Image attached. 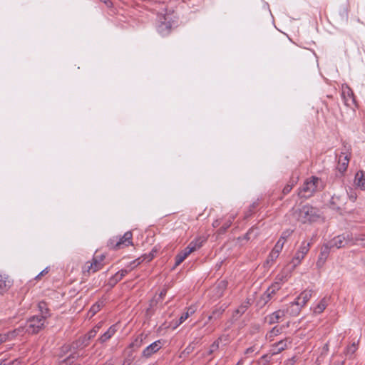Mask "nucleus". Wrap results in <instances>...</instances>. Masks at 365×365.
<instances>
[{
    "label": "nucleus",
    "mask_w": 365,
    "mask_h": 365,
    "mask_svg": "<svg viewBox=\"0 0 365 365\" xmlns=\"http://www.w3.org/2000/svg\"><path fill=\"white\" fill-rule=\"evenodd\" d=\"M279 252L272 250L267 257V262L269 263L270 262H274L276 260V259L279 257Z\"/></svg>",
    "instance_id": "c03bdc74"
},
{
    "label": "nucleus",
    "mask_w": 365,
    "mask_h": 365,
    "mask_svg": "<svg viewBox=\"0 0 365 365\" xmlns=\"http://www.w3.org/2000/svg\"><path fill=\"white\" fill-rule=\"evenodd\" d=\"M292 344V339L290 338H285L284 339L280 340L279 341L274 343L270 351H272V354H277L282 351L287 349L288 345Z\"/></svg>",
    "instance_id": "9d476101"
},
{
    "label": "nucleus",
    "mask_w": 365,
    "mask_h": 365,
    "mask_svg": "<svg viewBox=\"0 0 365 365\" xmlns=\"http://www.w3.org/2000/svg\"><path fill=\"white\" fill-rule=\"evenodd\" d=\"M190 255L185 248L178 253L175 257V267L179 266Z\"/></svg>",
    "instance_id": "bb28decb"
},
{
    "label": "nucleus",
    "mask_w": 365,
    "mask_h": 365,
    "mask_svg": "<svg viewBox=\"0 0 365 365\" xmlns=\"http://www.w3.org/2000/svg\"><path fill=\"white\" fill-rule=\"evenodd\" d=\"M235 217L233 216H230L224 222L222 226L218 230V234L222 235L224 234L227 230L231 226Z\"/></svg>",
    "instance_id": "cd10ccee"
},
{
    "label": "nucleus",
    "mask_w": 365,
    "mask_h": 365,
    "mask_svg": "<svg viewBox=\"0 0 365 365\" xmlns=\"http://www.w3.org/2000/svg\"><path fill=\"white\" fill-rule=\"evenodd\" d=\"M331 249V247H329L328 243L324 244L321 249V252L319 256V259L317 262V266H322L326 259H327L330 250Z\"/></svg>",
    "instance_id": "6ab92c4d"
},
{
    "label": "nucleus",
    "mask_w": 365,
    "mask_h": 365,
    "mask_svg": "<svg viewBox=\"0 0 365 365\" xmlns=\"http://www.w3.org/2000/svg\"><path fill=\"white\" fill-rule=\"evenodd\" d=\"M346 195L344 192L334 193L330 200V207L337 211L345 210Z\"/></svg>",
    "instance_id": "423d86ee"
},
{
    "label": "nucleus",
    "mask_w": 365,
    "mask_h": 365,
    "mask_svg": "<svg viewBox=\"0 0 365 365\" xmlns=\"http://www.w3.org/2000/svg\"><path fill=\"white\" fill-rule=\"evenodd\" d=\"M0 365H7L6 364V360L4 359V360H1L0 361Z\"/></svg>",
    "instance_id": "0e129e2a"
},
{
    "label": "nucleus",
    "mask_w": 365,
    "mask_h": 365,
    "mask_svg": "<svg viewBox=\"0 0 365 365\" xmlns=\"http://www.w3.org/2000/svg\"><path fill=\"white\" fill-rule=\"evenodd\" d=\"M226 307H219L215 308L208 317V321H216L221 318Z\"/></svg>",
    "instance_id": "b1692460"
},
{
    "label": "nucleus",
    "mask_w": 365,
    "mask_h": 365,
    "mask_svg": "<svg viewBox=\"0 0 365 365\" xmlns=\"http://www.w3.org/2000/svg\"><path fill=\"white\" fill-rule=\"evenodd\" d=\"M23 332L22 329H16L12 331H8L7 333H5L6 338L8 341H11L14 339L18 335L21 334Z\"/></svg>",
    "instance_id": "473e14b6"
},
{
    "label": "nucleus",
    "mask_w": 365,
    "mask_h": 365,
    "mask_svg": "<svg viewBox=\"0 0 365 365\" xmlns=\"http://www.w3.org/2000/svg\"><path fill=\"white\" fill-rule=\"evenodd\" d=\"M294 215L302 223L316 222L320 217L319 210L309 205H303L297 210Z\"/></svg>",
    "instance_id": "f03ea898"
},
{
    "label": "nucleus",
    "mask_w": 365,
    "mask_h": 365,
    "mask_svg": "<svg viewBox=\"0 0 365 365\" xmlns=\"http://www.w3.org/2000/svg\"><path fill=\"white\" fill-rule=\"evenodd\" d=\"M101 2H103L107 7H110L112 6V2L110 0H99Z\"/></svg>",
    "instance_id": "bf43d9fd"
},
{
    "label": "nucleus",
    "mask_w": 365,
    "mask_h": 365,
    "mask_svg": "<svg viewBox=\"0 0 365 365\" xmlns=\"http://www.w3.org/2000/svg\"><path fill=\"white\" fill-rule=\"evenodd\" d=\"M302 307H303L296 299L294 302L289 304V305L284 309L285 311V315L288 314L292 317L297 316Z\"/></svg>",
    "instance_id": "dca6fc26"
},
{
    "label": "nucleus",
    "mask_w": 365,
    "mask_h": 365,
    "mask_svg": "<svg viewBox=\"0 0 365 365\" xmlns=\"http://www.w3.org/2000/svg\"><path fill=\"white\" fill-rule=\"evenodd\" d=\"M48 272V268L46 267L43 270H42L36 277V279H41V277L42 276H43L44 274H47Z\"/></svg>",
    "instance_id": "864d4df0"
},
{
    "label": "nucleus",
    "mask_w": 365,
    "mask_h": 365,
    "mask_svg": "<svg viewBox=\"0 0 365 365\" xmlns=\"http://www.w3.org/2000/svg\"><path fill=\"white\" fill-rule=\"evenodd\" d=\"M346 197H349V200L352 202H355L357 198V194L354 192L351 189H350V191H346Z\"/></svg>",
    "instance_id": "de8ad7c7"
},
{
    "label": "nucleus",
    "mask_w": 365,
    "mask_h": 365,
    "mask_svg": "<svg viewBox=\"0 0 365 365\" xmlns=\"http://www.w3.org/2000/svg\"><path fill=\"white\" fill-rule=\"evenodd\" d=\"M219 346H220V339H217L215 340L210 346L208 351H207V355H211L214 352H215L216 351L218 350L219 349Z\"/></svg>",
    "instance_id": "ea45409f"
},
{
    "label": "nucleus",
    "mask_w": 365,
    "mask_h": 365,
    "mask_svg": "<svg viewBox=\"0 0 365 365\" xmlns=\"http://www.w3.org/2000/svg\"><path fill=\"white\" fill-rule=\"evenodd\" d=\"M103 325V322L98 323L90 331H88L83 338V344L85 346H88V341L94 338L99 331Z\"/></svg>",
    "instance_id": "a211bd4d"
},
{
    "label": "nucleus",
    "mask_w": 365,
    "mask_h": 365,
    "mask_svg": "<svg viewBox=\"0 0 365 365\" xmlns=\"http://www.w3.org/2000/svg\"><path fill=\"white\" fill-rule=\"evenodd\" d=\"M349 163V158L347 154L344 153H341L338 159V165L337 169L338 170L343 173L347 169L348 165Z\"/></svg>",
    "instance_id": "f3484780"
},
{
    "label": "nucleus",
    "mask_w": 365,
    "mask_h": 365,
    "mask_svg": "<svg viewBox=\"0 0 365 365\" xmlns=\"http://www.w3.org/2000/svg\"><path fill=\"white\" fill-rule=\"evenodd\" d=\"M195 312V309L192 307H189L185 313L182 314V316L179 319V324L183 323L190 314H192Z\"/></svg>",
    "instance_id": "c9c22d12"
},
{
    "label": "nucleus",
    "mask_w": 365,
    "mask_h": 365,
    "mask_svg": "<svg viewBox=\"0 0 365 365\" xmlns=\"http://www.w3.org/2000/svg\"><path fill=\"white\" fill-rule=\"evenodd\" d=\"M8 341L5 334H0V345L4 342Z\"/></svg>",
    "instance_id": "6e6d98bb"
},
{
    "label": "nucleus",
    "mask_w": 365,
    "mask_h": 365,
    "mask_svg": "<svg viewBox=\"0 0 365 365\" xmlns=\"http://www.w3.org/2000/svg\"><path fill=\"white\" fill-rule=\"evenodd\" d=\"M123 278L117 272L113 276H112L108 280V284L113 287L115 286L119 281H120Z\"/></svg>",
    "instance_id": "4c0bfd02"
},
{
    "label": "nucleus",
    "mask_w": 365,
    "mask_h": 365,
    "mask_svg": "<svg viewBox=\"0 0 365 365\" xmlns=\"http://www.w3.org/2000/svg\"><path fill=\"white\" fill-rule=\"evenodd\" d=\"M227 282L225 280L220 281L216 286L214 287L215 292V297L217 298L221 297L224 294V292L227 289Z\"/></svg>",
    "instance_id": "5701e85b"
},
{
    "label": "nucleus",
    "mask_w": 365,
    "mask_h": 365,
    "mask_svg": "<svg viewBox=\"0 0 365 365\" xmlns=\"http://www.w3.org/2000/svg\"><path fill=\"white\" fill-rule=\"evenodd\" d=\"M116 328L115 325H112L108 329L102 334L98 339V341L101 344H103L109 340L116 332Z\"/></svg>",
    "instance_id": "412c9836"
},
{
    "label": "nucleus",
    "mask_w": 365,
    "mask_h": 365,
    "mask_svg": "<svg viewBox=\"0 0 365 365\" xmlns=\"http://www.w3.org/2000/svg\"><path fill=\"white\" fill-rule=\"evenodd\" d=\"M132 232L128 231L121 237L115 236L110 238L107 242V246L110 249L120 250L129 245H132Z\"/></svg>",
    "instance_id": "7ed1b4c3"
},
{
    "label": "nucleus",
    "mask_w": 365,
    "mask_h": 365,
    "mask_svg": "<svg viewBox=\"0 0 365 365\" xmlns=\"http://www.w3.org/2000/svg\"><path fill=\"white\" fill-rule=\"evenodd\" d=\"M246 306L240 305L233 313V317L238 319L246 312Z\"/></svg>",
    "instance_id": "a19ab883"
},
{
    "label": "nucleus",
    "mask_w": 365,
    "mask_h": 365,
    "mask_svg": "<svg viewBox=\"0 0 365 365\" xmlns=\"http://www.w3.org/2000/svg\"><path fill=\"white\" fill-rule=\"evenodd\" d=\"M100 309V305L99 304H94L92 306V307L90 309V312H92V314H95L98 310Z\"/></svg>",
    "instance_id": "603ef678"
},
{
    "label": "nucleus",
    "mask_w": 365,
    "mask_h": 365,
    "mask_svg": "<svg viewBox=\"0 0 365 365\" xmlns=\"http://www.w3.org/2000/svg\"><path fill=\"white\" fill-rule=\"evenodd\" d=\"M172 29L171 18L168 15L158 16L157 30L162 36L168 35Z\"/></svg>",
    "instance_id": "39448f33"
},
{
    "label": "nucleus",
    "mask_w": 365,
    "mask_h": 365,
    "mask_svg": "<svg viewBox=\"0 0 365 365\" xmlns=\"http://www.w3.org/2000/svg\"><path fill=\"white\" fill-rule=\"evenodd\" d=\"M269 288L276 293L280 289V284L275 282L272 284Z\"/></svg>",
    "instance_id": "3c124183"
},
{
    "label": "nucleus",
    "mask_w": 365,
    "mask_h": 365,
    "mask_svg": "<svg viewBox=\"0 0 365 365\" xmlns=\"http://www.w3.org/2000/svg\"><path fill=\"white\" fill-rule=\"evenodd\" d=\"M252 304V299H247L245 302H244L241 305L242 306H246V309H248V307L251 305Z\"/></svg>",
    "instance_id": "13d9d810"
},
{
    "label": "nucleus",
    "mask_w": 365,
    "mask_h": 365,
    "mask_svg": "<svg viewBox=\"0 0 365 365\" xmlns=\"http://www.w3.org/2000/svg\"><path fill=\"white\" fill-rule=\"evenodd\" d=\"M351 235L352 240L350 242V246L354 245H365V235Z\"/></svg>",
    "instance_id": "a878e982"
},
{
    "label": "nucleus",
    "mask_w": 365,
    "mask_h": 365,
    "mask_svg": "<svg viewBox=\"0 0 365 365\" xmlns=\"http://www.w3.org/2000/svg\"><path fill=\"white\" fill-rule=\"evenodd\" d=\"M220 223H221V222H220V220H215V221L213 222V223H212V226H213L214 227H219V226L220 225Z\"/></svg>",
    "instance_id": "052dcab7"
},
{
    "label": "nucleus",
    "mask_w": 365,
    "mask_h": 365,
    "mask_svg": "<svg viewBox=\"0 0 365 365\" xmlns=\"http://www.w3.org/2000/svg\"><path fill=\"white\" fill-rule=\"evenodd\" d=\"M283 327H278V326L273 327L272 329L269 332V337L271 338L272 336H277L279 334H281L282 331Z\"/></svg>",
    "instance_id": "37998d69"
},
{
    "label": "nucleus",
    "mask_w": 365,
    "mask_h": 365,
    "mask_svg": "<svg viewBox=\"0 0 365 365\" xmlns=\"http://www.w3.org/2000/svg\"><path fill=\"white\" fill-rule=\"evenodd\" d=\"M294 182H288L283 188L282 190V193L283 195H287L288 193L290 192V191L292 190V187H294Z\"/></svg>",
    "instance_id": "a18cd8bd"
},
{
    "label": "nucleus",
    "mask_w": 365,
    "mask_h": 365,
    "mask_svg": "<svg viewBox=\"0 0 365 365\" xmlns=\"http://www.w3.org/2000/svg\"><path fill=\"white\" fill-rule=\"evenodd\" d=\"M274 354H272V351H271L270 353L269 354H264L262 356H261V358L259 359V364L260 365H267L268 364H269L271 359H272V357L274 356Z\"/></svg>",
    "instance_id": "72a5a7b5"
},
{
    "label": "nucleus",
    "mask_w": 365,
    "mask_h": 365,
    "mask_svg": "<svg viewBox=\"0 0 365 365\" xmlns=\"http://www.w3.org/2000/svg\"><path fill=\"white\" fill-rule=\"evenodd\" d=\"M166 293H167V289H163L160 292V294H159L160 297V298H163V297L166 295Z\"/></svg>",
    "instance_id": "680f3d73"
},
{
    "label": "nucleus",
    "mask_w": 365,
    "mask_h": 365,
    "mask_svg": "<svg viewBox=\"0 0 365 365\" xmlns=\"http://www.w3.org/2000/svg\"><path fill=\"white\" fill-rule=\"evenodd\" d=\"M284 245V242L278 240V241L277 242L276 245H274V247L272 250L280 253L283 249Z\"/></svg>",
    "instance_id": "49530a36"
},
{
    "label": "nucleus",
    "mask_w": 365,
    "mask_h": 365,
    "mask_svg": "<svg viewBox=\"0 0 365 365\" xmlns=\"http://www.w3.org/2000/svg\"><path fill=\"white\" fill-rule=\"evenodd\" d=\"M38 307L40 312L39 316L43 317L46 319H48L51 316L50 310L45 302H40L38 304Z\"/></svg>",
    "instance_id": "393cba45"
},
{
    "label": "nucleus",
    "mask_w": 365,
    "mask_h": 365,
    "mask_svg": "<svg viewBox=\"0 0 365 365\" xmlns=\"http://www.w3.org/2000/svg\"><path fill=\"white\" fill-rule=\"evenodd\" d=\"M351 235H350L349 233H346L334 237L327 243L331 248L335 247L339 249L344 247L346 246H350V242H351Z\"/></svg>",
    "instance_id": "0eeeda50"
},
{
    "label": "nucleus",
    "mask_w": 365,
    "mask_h": 365,
    "mask_svg": "<svg viewBox=\"0 0 365 365\" xmlns=\"http://www.w3.org/2000/svg\"><path fill=\"white\" fill-rule=\"evenodd\" d=\"M255 230V228L254 227H252L250 228L248 232L245 234V238L246 240H250V235L254 232Z\"/></svg>",
    "instance_id": "4d7b16f0"
},
{
    "label": "nucleus",
    "mask_w": 365,
    "mask_h": 365,
    "mask_svg": "<svg viewBox=\"0 0 365 365\" xmlns=\"http://www.w3.org/2000/svg\"><path fill=\"white\" fill-rule=\"evenodd\" d=\"M323 188L324 186L321 179L315 176H312L307 178L302 186L299 187L298 195L302 198L307 199Z\"/></svg>",
    "instance_id": "f257e3e1"
},
{
    "label": "nucleus",
    "mask_w": 365,
    "mask_h": 365,
    "mask_svg": "<svg viewBox=\"0 0 365 365\" xmlns=\"http://www.w3.org/2000/svg\"><path fill=\"white\" fill-rule=\"evenodd\" d=\"M304 257L305 256L300 253L299 251H297L294 257V260H297V263H300Z\"/></svg>",
    "instance_id": "8fccbe9b"
},
{
    "label": "nucleus",
    "mask_w": 365,
    "mask_h": 365,
    "mask_svg": "<svg viewBox=\"0 0 365 365\" xmlns=\"http://www.w3.org/2000/svg\"><path fill=\"white\" fill-rule=\"evenodd\" d=\"M206 238L204 237H198L192 242H190V244L187 245L185 249L187 250L188 253L191 254L194 251L200 249L203 243L206 241Z\"/></svg>",
    "instance_id": "2eb2a0df"
},
{
    "label": "nucleus",
    "mask_w": 365,
    "mask_h": 365,
    "mask_svg": "<svg viewBox=\"0 0 365 365\" xmlns=\"http://www.w3.org/2000/svg\"><path fill=\"white\" fill-rule=\"evenodd\" d=\"M76 356L74 354H71L67 358L61 360L58 365H78L76 361Z\"/></svg>",
    "instance_id": "2f4dec72"
},
{
    "label": "nucleus",
    "mask_w": 365,
    "mask_h": 365,
    "mask_svg": "<svg viewBox=\"0 0 365 365\" xmlns=\"http://www.w3.org/2000/svg\"><path fill=\"white\" fill-rule=\"evenodd\" d=\"M257 202H254L252 205H251V208L252 209H255L257 206Z\"/></svg>",
    "instance_id": "69168bd1"
},
{
    "label": "nucleus",
    "mask_w": 365,
    "mask_h": 365,
    "mask_svg": "<svg viewBox=\"0 0 365 365\" xmlns=\"http://www.w3.org/2000/svg\"><path fill=\"white\" fill-rule=\"evenodd\" d=\"M7 365H21V361L19 359H16L13 360L12 361L7 362Z\"/></svg>",
    "instance_id": "5fc2aeb1"
},
{
    "label": "nucleus",
    "mask_w": 365,
    "mask_h": 365,
    "mask_svg": "<svg viewBox=\"0 0 365 365\" xmlns=\"http://www.w3.org/2000/svg\"><path fill=\"white\" fill-rule=\"evenodd\" d=\"M104 255H96L93 257L92 261L94 262H98L100 264V269H101L103 267V260L105 259Z\"/></svg>",
    "instance_id": "79ce46f5"
},
{
    "label": "nucleus",
    "mask_w": 365,
    "mask_h": 365,
    "mask_svg": "<svg viewBox=\"0 0 365 365\" xmlns=\"http://www.w3.org/2000/svg\"><path fill=\"white\" fill-rule=\"evenodd\" d=\"M285 317V311L283 309H279L271 314L268 315L265 320L269 324H273L276 323H279V322L282 321L284 317Z\"/></svg>",
    "instance_id": "9b49d317"
},
{
    "label": "nucleus",
    "mask_w": 365,
    "mask_h": 365,
    "mask_svg": "<svg viewBox=\"0 0 365 365\" xmlns=\"http://www.w3.org/2000/svg\"><path fill=\"white\" fill-rule=\"evenodd\" d=\"M47 319L39 315H34L27 319L26 331L29 334H37L45 327Z\"/></svg>",
    "instance_id": "20e7f679"
},
{
    "label": "nucleus",
    "mask_w": 365,
    "mask_h": 365,
    "mask_svg": "<svg viewBox=\"0 0 365 365\" xmlns=\"http://www.w3.org/2000/svg\"><path fill=\"white\" fill-rule=\"evenodd\" d=\"M312 296V290H304L303 291L299 296L296 299V300L304 307L307 302L311 299Z\"/></svg>",
    "instance_id": "4be33fe9"
},
{
    "label": "nucleus",
    "mask_w": 365,
    "mask_h": 365,
    "mask_svg": "<svg viewBox=\"0 0 365 365\" xmlns=\"http://www.w3.org/2000/svg\"><path fill=\"white\" fill-rule=\"evenodd\" d=\"M310 246H311L310 242H307L304 241L302 242V244L297 251H299L300 253H302L303 255L305 256L307 254V252H309V250L310 249Z\"/></svg>",
    "instance_id": "f704fd0d"
},
{
    "label": "nucleus",
    "mask_w": 365,
    "mask_h": 365,
    "mask_svg": "<svg viewBox=\"0 0 365 365\" xmlns=\"http://www.w3.org/2000/svg\"><path fill=\"white\" fill-rule=\"evenodd\" d=\"M194 350V346L192 345V344H189L185 349V350L182 352L181 354H183V355H188L190 354L191 352H192Z\"/></svg>",
    "instance_id": "09e8293b"
},
{
    "label": "nucleus",
    "mask_w": 365,
    "mask_h": 365,
    "mask_svg": "<svg viewBox=\"0 0 365 365\" xmlns=\"http://www.w3.org/2000/svg\"><path fill=\"white\" fill-rule=\"evenodd\" d=\"M153 258V255L152 253H150L148 255H144L140 257L131 262L125 269H123L118 271V273L120 274L121 277L123 278L128 272H131L135 267H138L140 263H142L144 261L148 262L151 261Z\"/></svg>",
    "instance_id": "6e6552de"
},
{
    "label": "nucleus",
    "mask_w": 365,
    "mask_h": 365,
    "mask_svg": "<svg viewBox=\"0 0 365 365\" xmlns=\"http://www.w3.org/2000/svg\"><path fill=\"white\" fill-rule=\"evenodd\" d=\"M292 233H293L292 230H291V229L285 230L284 231L282 232L279 240L285 243L287 240L292 235Z\"/></svg>",
    "instance_id": "58836bf2"
},
{
    "label": "nucleus",
    "mask_w": 365,
    "mask_h": 365,
    "mask_svg": "<svg viewBox=\"0 0 365 365\" xmlns=\"http://www.w3.org/2000/svg\"><path fill=\"white\" fill-rule=\"evenodd\" d=\"M341 96L346 106H351L352 105H355L354 93L349 87L346 86L345 88H343Z\"/></svg>",
    "instance_id": "ddd939ff"
},
{
    "label": "nucleus",
    "mask_w": 365,
    "mask_h": 365,
    "mask_svg": "<svg viewBox=\"0 0 365 365\" xmlns=\"http://www.w3.org/2000/svg\"><path fill=\"white\" fill-rule=\"evenodd\" d=\"M327 306V300L325 298H324L314 308L313 311L315 314H321L326 309Z\"/></svg>",
    "instance_id": "7c9ffc66"
},
{
    "label": "nucleus",
    "mask_w": 365,
    "mask_h": 365,
    "mask_svg": "<svg viewBox=\"0 0 365 365\" xmlns=\"http://www.w3.org/2000/svg\"><path fill=\"white\" fill-rule=\"evenodd\" d=\"M163 343L161 340H157L148 346L142 351V356L144 358H150L153 354L157 353L162 347Z\"/></svg>",
    "instance_id": "1a4fd4ad"
},
{
    "label": "nucleus",
    "mask_w": 365,
    "mask_h": 365,
    "mask_svg": "<svg viewBox=\"0 0 365 365\" xmlns=\"http://www.w3.org/2000/svg\"><path fill=\"white\" fill-rule=\"evenodd\" d=\"M354 184L361 190H365V173L363 170H359L356 173Z\"/></svg>",
    "instance_id": "aec40b11"
},
{
    "label": "nucleus",
    "mask_w": 365,
    "mask_h": 365,
    "mask_svg": "<svg viewBox=\"0 0 365 365\" xmlns=\"http://www.w3.org/2000/svg\"><path fill=\"white\" fill-rule=\"evenodd\" d=\"M146 338V336L143 335V334L138 335L135 339L134 340V341H133L130 344V346L131 348H135V349H138L140 348V346H143V340L145 339Z\"/></svg>",
    "instance_id": "c85d7f7f"
},
{
    "label": "nucleus",
    "mask_w": 365,
    "mask_h": 365,
    "mask_svg": "<svg viewBox=\"0 0 365 365\" xmlns=\"http://www.w3.org/2000/svg\"><path fill=\"white\" fill-rule=\"evenodd\" d=\"M132 360L130 359H126L123 361L122 365H130Z\"/></svg>",
    "instance_id": "e2e57ef3"
},
{
    "label": "nucleus",
    "mask_w": 365,
    "mask_h": 365,
    "mask_svg": "<svg viewBox=\"0 0 365 365\" xmlns=\"http://www.w3.org/2000/svg\"><path fill=\"white\" fill-rule=\"evenodd\" d=\"M100 270V264L98 262H87L82 268L83 275L89 276L91 273H94Z\"/></svg>",
    "instance_id": "4468645a"
},
{
    "label": "nucleus",
    "mask_w": 365,
    "mask_h": 365,
    "mask_svg": "<svg viewBox=\"0 0 365 365\" xmlns=\"http://www.w3.org/2000/svg\"><path fill=\"white\" fill-rule=\"evenodd\" d=\"M13 281L6 274H0V294H4L12 286Z\"/></svg>",
    "instance_id": "f8f14e48"
},
{
    "label": "nucleus",
    "mask_w": 365,
    "mask_h": 365,
    "mask_svg": "<svg viewBox=\"0 0 365 365\" xmlns=\"http://www.w3.org/2000/svg\"><path fill=\"white\" fill-rule=\"evenodd\" d=\"M259 352L258 347L256 345L252 346L249 348H247L244 354L247 356H253L255 354H257Z\"/></svg>",
    "instance_id": "e433bc0d"
},
{
    "label": "nucleus",
    "mask_w": 365,
    "mask_h": 365,
    "mask_svg": "<svg viewBox=\"0 0 365 365\" xmlns=\"http://www.w3.org/2000/svg\"><path fill=\"white\" fill-rule=\"evenodd\" d=\"M275 294V292H274L272 289H270L269 287L266 290V292L263 294V295L260 298V301L262 302V305H264L267 304L272 297L273 295Z\"/></svg>",
    "instance_id": "c756f323"
}]
</instances>
